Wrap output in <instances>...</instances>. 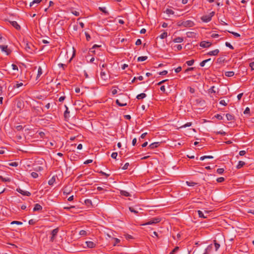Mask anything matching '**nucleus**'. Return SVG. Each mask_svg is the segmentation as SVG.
<instances>
[{
    "mask_svg": "<svg viewBox=\"0 0 254 254\" xmlns=\"http://www.w3.org/2000/svg\"><path fill=\"white\" fill-rule=\"evenodd\" d=\"M179 27H191L194 25V22L191 20L179 21L177 22Z\"/></svg>",
    "mask_w": 254,
    "mask_h": 254,
    "instance_id": "nucleus-1",
    "label": "nucleus"
},
{
    "mask_svg": "<svg viewBox=\"0 0 254 254\" xmlns=\"http://www.w3.org/2000/svg\"><path fill=\"white\" fill-rule=\"evenodd\" d=\"M121 95H123V96L121 98L122 102H120V101L119 99H117L116 101V103L120 107H124L127 105V100L129 99V97H127V96L125 94H121Z\"/></svg>",
    "mask_w": 254,
    "mask_h": 254,
    "instance_id": "nucleus-2",
    "label": "nucleus"
},
{
    "mask_svg": "<svg viewBox=\"0 0 254 254\" xmlns=\"http://www.w3.org/2000/svg\"><path fill=\"white\" fill-rule=\"evenodd\" d=\"M215 14V12L212 11L210 12L208 15H203L201 17V20L204 22H208L211 21L212 16Z\"/></svg>",
    "mask_w": 254,
    "mask_h": 254,
    "instance_id": "nucleus-3",
    "label": "nucleus"
},
{
    "mask_svg": "<svg viewBox=\"0 0 254 254\" xmlns=\"http://www.w3.org/2000/svg\"><path fill=\"white\" fill-rule=\"evenodd\" d=\"M161 221V218L159 217H155L153 218L148 221L147 222L142 224V225H152L154 224L158 223Z\"/></svg>",
    "mask_w": 254,
    "mask_h": 254,
    "instance_id": "nucleus-4",
    "label": "nucleus"
},
{
    "mask_svg": "<svg viewBox=\"0 0 254 254\" xmlns=\"http://www.w3.org/2000/svg\"><path fill=\"white\" fill-rule=\"evenodd\" d=\"M59 232V228L58 227L56 228V229H55L53 231H52V232L51 233V234L52 236L50 238V242H53L54 241L56 238L57 237V234Z\"/></svg>",
    "mask_w": 254,
    "mask_h": 254,
    "instance_id": "nucleus-5",
    "label": "nucleus"
},
{
    "mask_svg": "<svg viewBox=\"0 0 254 254\" xmlns=\"http://www.w3.org/2000/svg\"><path fill=\"white\" fill-rule=\"evenodd\" d=\"M25 45V50L29 53H32L33 51V48H34V46L31 43H24Z\"/></svg>",
    "mask_w": 254,
    "mask_h": 254,
    "instance_id": "nucleus-6",
    "label": "nucleus"
},
{
    "mask_svg": "<svg viewBox=\"0 0 254 254\" xmlns=\"http://www.w3.org/2000/svg\"><path fill=\"white\" fill-rule=\"evenodd\" d=\"M199 46L203 48H207L212 46V43L208 41H203L200 43Z\"/></svg>",
    "mask_w": 254,
    "mask_h": 254,
    "instance_id": "nucleus-7",
    "label": "nucleus"
},
{
    "mask_svg": "<svg viewBox=\"0 0 254 254\" xmlns=\"http://www.w3.org/2000/svg\"><path fill=\"white\" fill-rule=\"evenodd\" d=\"M0 49L5 52L7 55H9L11 52V51L8 49L7 45H0Z\"/></svg>",
    "mask_w": 254,
    "mask_h": 254,
    "instance_id": "nucleus-8",
    "label": "nucleus"
},
{
    "mask_svg": "<svg viewBox=\"0 0 254 254\" xmlns=\"http://www.w3.org/2000/svg\"><path fill=\"white\" fill-rule=\"evenodd\" d=\"M16 190L20 194H22L23 195L29 196L31 195V192H30L29 191L23 190L20 188H17Z\"/></svg>",
    "mask_w": 254,
    "mask_h": 254,
    "instance_id": "nucleus-9",
    "label": "nucleus"
},
{
    "mask_svg": "<svg viewBox=\"0 0 254 254\" xmlns=\"http://www.w3.org/2000/svg\"><path fill=\"white\" fill-rule=\"evenodd\" d=\"M11 25L14 27L16 30H20L21 29V26L18 24L15 21H8Z\"/></svg>",
    "mask_w": 254,
    "mask_h": 254,
    "instance_id": "nucleus-10",
    "label": "nucleus"
},
{
    "mask_svg": "<svg viewBox=\"0 0 254 254\" xmlns=\"http://www.w3.org/2000/svg\"><path fill=\"white\" fill-rule=\"evenodd\" d=\"M85 244L88 248H94L96 246V244L92 241H86Z\"/></svg>",
    "mask_w": 254,
    "mask_h": 254,
    "instance_id": "nucleus-11",
    "label": "nucleus"
},
{
    "mask_svg": "<svg viewBox=\"0 0 254 254\" xmlns=\"http://www.w3.org/2000/svg\"><path fill=\"white\" fill-rule=\"evenodd\" d=\"M219 53V50L218 49H215L208 52L206 55L207 56H217Z\"/></svg>",
    "mask_w": 254,
    "mask_h": 254,
    "instance_id": "nucleus-12",
    "label": "nucleus"
},
{
    "mask_svg": "<svg viewBox=\"0 0 254 254\" xmlns=\"http://www.w3.org/2000/svg\"><path fill=\"white\" fill-rule=\"evenodd\" d=\"M160 145V142H153L151 144H150L148 147L150 148V149H154L155 148H157Z\"/></svg>",
    "mask_w": 254,
    "mask_h": 254,
    "instance_id": "nucleus-13",
    "label": "nucleus"
},
{
    "mask_svg": "<svg viewBox=\"0 0 254 254\" xmlns=\"http://www.w3.org/2000/svg\"><path fill=\"white\" fill-rule=\"evenodd\" d=\"M101 77L102 79L106 81L108 79V75L105 73V71H103L102 70L100 73Z\"/></svg>",
    "mask_w": 254,
    "mask_h": 254,
    "instance_id": "nucleus-14",
    "label": "nucleus"
},
{
    "mask_svg": "<svg viewBox=\"0 0 254 254\" xmlns=\"http://www.w3.org/2000/svg\"><path fill=\"white\" fill-rule=\"evenodd\" d=\"M42 209V206L38 203H36V204H35L34 207L33 208V211H37L41 210Z\"/></svg>",
    "mask_w": 254,
    "mask_h": 254,
    "instance_id": "nucleus-15",
    "label": "nucleus"
},
{
    "mask_svg": "<svg viewBox=\"0 0 254 254\" xmlns=\"http://www.w3.org/2000/svg\"><path fill=\"white\" fill-rule=\"evenodd\" d=\"M84 203L88 207H90L92 205V201L89 199H85L84 200Z\"/></svg>",
    "mask_w": 254,
    "mask_h": 254,
    "instance_id": "nucleus-16",
    "label": "nucleus"
},
{
    "mask_svg": "<svg viewBox=\"0 0 254 254\" xmlns=\"http://www.w3.org/2000/svg\"><path fill=\"white\" fill-rule=\"evenodd\" d=\"M245 164H246V163L245 162L242 161H240L238 162V164L236 166V168L238 169H241V168L243 167L245 165Z\"/></svg>",
    "mask_w": 254,
    "mask_h": 254,
    "instance_id": "nucleus-17",
    "label": "nucleus"
},
{
    "mask_svg": "<svg viewBox=\"0 0 254 254\" xmlns=\"http://www.w3.org/2000/svg\"><path fill=\"white\" fill-rule=\"evenodd\" d=\"M120 194L122 195H124V196H125L127 197L130 196L131 195L126 190H120Z\"/></svg>",
    "mask_w": 254,
    "mask_h": 254,
    "instance_id": "nucleus-18",
    "label": "nucleus"
},
{
    "mask_svg": "<svg viewBox=\"0 0 254 254\" xmlns=\"http://www.w3.org/2000/svg\"><path fill=\"white\" fill-rule=\"evenodd\" d=\"M77 158V155L74 152H73L70 156V159L72 161L76 160Z\"/></svg>",
    "mask_w": 254,
    "mask_h": 254,
    "instance_id": "nucleus-19",
    "label": "nucleus"
},
{
    "mask_svg": "<svg viewBox=\"0 0 254 254\" xmlns=\"http://www.w3.org/2000/svg\"><path fill=\"white\" fill-rule=\"evenodd\" d=\"M184 41V38L181 37H178L173 40L175 43H182Z\"/></svg>",
    "mask_w": 254,
    "mask_h": 254,
    "instance_id": "nucleus-20",
    "label": "nucleus"
},
{
    "mask_svg": "<svg viewBox=\"0 0 254 254\" xmlns=\"http://www.w3.org/2000/svg\"><path fill=\"white\" fill-rule=\"evenodd\" d=\"M99 9L103 12L105 14L108 15L109 14V13L108 11L106 10V8L105 7H99Z\"/></svg>",
    "mask_w": 254,
    "mask_h": 254,
    "instance_id": "nucleus-21",
    "label": "nucleus"
},
{
    "mask_svg": "<svg viewBox=\"0 0 254 254\" xmlns=\"http://www.w3.org/2000/svg\"><path fill=\"white\" fill-rule=\"evenodd\" d=\"M146 97V94L144 93H140L136 96V98L138 100L142 99Z\"/></svg>",
    "mask_w": 254,
    "mask_h": 254,
    "instance_id": "nucleus-22",
    "label": "nucleus"
},
{
    "mask_svg": "<svg viewBox=\"0 0 254 254\" xmlns=\"http://www.w3.org/2000/svg\"><path fill=\"white\" fill-rule=\"evenodd\" d=\"M195 101L197 104L203 105L205 103V101L201 98L197 99Z\"/></svg>",
    "mask_w": 254,
    "mask_h": 254,
    "instance_id": "nucleus-23",
    "label": "nucleus"
},
{
    "mask_svg": "<svg viewBox=\"0 0 254 254\" xmlns=\"http://www.w3.org/2000/svg\"><path fill=\"white\" fill-rule=\"evenodd\" d=\"M226 117L228 121H232L234 119V116L230 114H226Z\"/></svg>",
    "mask_w": 254,
    "mask_h": 254,
    "instance_id": "nucleus-24",
    "label": "nucleus"
},
{
    "mask_svg": "<svg viewBox=\"0 0 254 254\" xmlns=\"http://www.w3.org/2000/svg\"><path fill=\"white\" fill-rule=\"evenodd\" d=\"M56 181V177L55 176H53L49 181H48V184L50 186H52L53 185V184L55 183Z\"/></svg>",
    "mask_w": 254,
    "mask_h": 254,
    "instance_id": "nucleus-25",
    "label": "nucleus"
},
{
    "mask_svg": "<svg viewBox=\"0 0 254 254\" xmlns=\"http://www.w3.org/2000/svg\"><path fill=\"white\" fill-rule=\"evenodd\" d=\"M225 75L227 77H232L234 75V72L232 71H226L225 73Z\"/></svg>",
    "mask_w": 254,
    "mask_h": 254,
    "instance_id": "nucleus-26",
    "label": "nucleus"
},
{
    "mask_svg": "<svg viewBox=\"0 0 254 254\" xmlns=\"http://www.w3.org/2000/svg\"><path fill=\"white\" fill-rule=\"evenodd\" d=\"M147 58H148V57L147 56L139 57L137 58V61L138 62H143V61L146 60L147 59Z\"/></svg>",
    "mask_w": 254,
    "mask_h": 254,
    "instance_id": "nucleus-27",
    "label": "nucleus"
},
{
    "mask_svg": "<svg viewBox=\"0 0 254 254\" xmlns=\"http://www.w3.org/2000/svg\"><path fill=\"white\" fill-rule=\"evenodd\" d=\"M42 1V0H34L32 2H30V6L31 7L34 4H38L40 3Z\"/></svg>",
    "mask_w": 254,
    "mask_h": 254,
    "instance_id": "nucleus-28",
    "label": "nucleus"
},
{
    "mask_svg": "<svg viewBox=\"0 0 254 254\" xmlns=\"http://www.w3.org/2000/svg\"><path fill=\"white\" fill-rule=\"evenodd\" d=\"M213 242H214V245L215 251H217L219 249V248H220V244L219 243H218L217 242V241L216 240H214Z\"/></svg>",
    "mask_w": 254,
    "mask_h": 254,
    "instance_id": "nucleus-29",
    "label": "nucleus"
},
{
    "mask_svg": "<svg viewBox=\"0 0 254 254\" xmlns=\"http://www.w3.org/2000/svg\"><path fill=\"white\" fill-rule=\"evenodd\" d=\"M212 158H213V156H211V155H207V156H201L200 158V160H204L205 159H212Z\"/></svg>",
    "mask_w": 254,
    "mask_h": 254,
    "instance_id": "nucleus-30",
    "label": "nucleus"
},
{
    "mask_svg": "<svg viewBox=\"0 0 254 254\" xmlns=\"http://www.w3.org/2000/svg\"><path fill=\"white\" fill-rule=\"evenodd\" d=\"M42 74V69L41 66H39L38 69V74L37 75V78H38Z\"/></svg>",
    "mask_w": 254,
    "mask_h": 254,
    "instance_id": "nucleus-31",
    "label": "nucleus"
},
{
    "mask_svg": "<svg viewBox=\"0 0 254 254\" xmlns=\"http://www.w3.org/2000/svg\"><path fill=\"white\" fill-rule=\"evenodd\" d=\"M0 180H1L2 182H9L10 181V179L9 178H3L1 176H0Z\"/></svg>",
    "mask_w": 254,
    "mask_h": 254,
    "instance_id": "nucleus-32",
    "label": "nucleus"
},
{
    "mask_svg": "<svg viewBox=\"0 0 254 254\" xmlns=\"http://www.w3.org/2000/svg\"><path fill=\"white\" fill-rule=\"evenodd\" d=\"M165 12L168 14H174V11L172 9H169V8H167L165 10Z\"/></svg>",
    "mask_w": 254,
    "mask_h": 254,
    "instance_id": "nucleus-33",
    "label": "nucleus"
},
{
    "mask_svg": "<svg viewBox=\"0 0 254 254\" xmlns=\"http://www.w3.org/2000/svg\"><path fill=\"white\" fill-rule=\"evenodd\" d=\"M70 12L75 16H78L79 15V12L77 11L73 10L72 8H70Z\"/></svg>",
    "mask_w": 254,
    "mask_h": 254,
    "instance_id": "nucleus-34",
    "label": "nucleus"
},
{
    "mask_svg": "<svg viewBox=\"0 0 254 254\" xmlns=\"http://www.w3.org/2000/svg\"><path fill=\"white\" fill-rule=\"evenodd\" d=\"M64 107L66 108V110L64 111V116L65 118H66L67 116V115H69V111H68V109L67 107L66 106V105H64Z\"/></svg>",
    "mask_w": 254,
    "mask_h": 254,
    "instance_id": "nucleus-35",
    "label": "nucleus"
},
{
    "mask_svg": "<svg viewBox=\"0 0 254 254\" xmlns=\"http://www.w3.org/2000/svg\"><path fill=\"white\" fill-rule=\"evenodd\" d=\"M225 61L224 57H219L217 59V63L221 64Z\"/></svg>",
    "mask_w": 254,
    "mask_h": 254,
    "instance_id": "nucleus-36",
    "label": "nucleus"
},
{
    "mask_svg": "<svg viewBox=\"0 0 254 254\" xmlns=\"http://www.w3.org/2000/svg\"><path fill=\"white\" fill-rule=\"evenodd\" d=\"M215 87L214 86L211 87L210 89H208V91L209 94L211 93H215L216 91L214 90Z\"/></svg>",
    "mask_w": 254,
    "mask_h": 254,
    "instance_id": "nucleus-37",
    "label": "nucleus"
},
{
    "mask_svg": "<svg viewBox=\"0 0 254 254\" xmlns=\"http://www.w3.org/2000/svg\"><path fill=\"white\" fill-rule=\"evenodd\" d=\"M186 184L188 186H190V187H193L196 185V183H194L193 182H189V181H187Z\"/></svg>",
    "mask_w": 254,
    "mask_h": 254,
    "instance_id": "nucleus-38",
    "label": "nucleus"
},
{
    "mask_svg": "<svg viewBox=\"0 0 254 254\" xmlns=\"http://www.w3.org/2000/svg\"><path fill=\"white\" fill-rule=\"evenodd\" d=\"M79 234L81 236H85L87 235V231L83 230L80 231Z\"/></svg>",
    "mask_w": 254,
    "mask_h": 254,
    "instance_id": "nucleus-39",
    "label": "nucleus"
},
{
    "mask_svg": "<svg viewBox=\"0 0 254 254\" xmlns=\"http://www.w3.org/2000/svg\"><path fill=\"white\" fill-rule=\"evenodd\" d=\"M197 213H198V216L199 217L203 218H206V217L204 215L203 213L201 211L198 210Z\"/></svg>",
    "mask_w": 254,
    "mask_h": 254,
    "instance_id": "nucleus-40",
    "label": "nucleus"
},
{
    "mask_svg": "<svg viewBox=\"0 0 254 254\" xmlns=\"http://www.w3.org/2000/svg\"><path fill=\"white\" fill-rule=\"evenodd\" d=\"M167 37V32H164L160 35V37L161 39H163Z\"/></svg>",
    "mask_w": 254,
    "mask_h": 254,
    "instance_id": "nucleus-41",
    "label": "nucleus"
},
{
    "mask_svg": "<svg viewBox=\"0 0 254 254\" xmlns=\"http://www.w3.org/2000/svg\"><path fill=\"white\" fill-rule=\"evenodd\" d=\"M194 63V60H190V61H188L186 62V64L188 65V66H191Z\"/></svg>",
    "mask_w": 254,
    "mask_h": 254,
    "instance_id": "nucleus-42",
    "label": "nucleus"
},
{
    "mask_svg": "<svg viewBox=\"0 0 254 254\" xmlns=\"http://www.w3.org/2000/svg\"><path fill=\"white\" fill-rule=\"evenodd\" d=\"M179 250V247L177 246L169 254H174Z\"/></svg>",
    "mask_w": 254,
    "mask_h": 254,
    "instance_id": "nucleus-43",
    "label": "nucleus"
},
{
    "mask_svg": "<svg viewBox=\"0 0 254 254\" xmlns=\"http://www.w3.org/2000/svg\"><path fill=\"white\" fill-rule=\"evenodd\" d=\"M244 114L246 115L248 114L250 116V109L249 107H247L244 112Z\"/></svg>",
    "mask_w": 254,
    "mask_h": 254,
    "instance_id": "nucleus-44",
    "label": "nucleus"
},
{
    "mask_svg": "<svg viewBox=\"0 0 254 254\" xmlns=\"http://www.w3.org/2000/svg\"><path fill=\"white\" fill-rule=\"evenodd\" d=\"M225 46L232 50H233L234 49V47L228 42H226L225 43Z\"/></svg>",
    "mask_w": 254,
    "mask_h": 254,
    "instance_id": "nucleus-45",
    "label": "nucleus"
},
{
    "mask_svg": "<svg viewBox=\"0 0 254 254\" xmlns=\"http://www.w3.org/2000/svg\"><path fill=\"white\" fill-rule=\"evenodd\" d=\"M10 224L11 225H13V224L22 225V222H20V221H12L11 222Z\"/></svg>",
    "mask_w": 254,
    "mask_h": 254,
    "instance_id": "nucleus-46",
    "label": "nucleus"
},
{
    "mask_svg": "<svg viewBox=\"0 0 254 254\" xmlns=\"http://www.w3.org/2000/svg\"><path fill=\"white\" fill-rule=\"evenodd\" d=\"M174 48H176L177 51H181L182 49V46L181 45H176L174 46Z\"/></svg>",
    "mask_w": 254,
    "mask_h": 254,
    "instance_id": "nucleus-47",
    "label": "nucleus"
},
{
    "mask_svg": "<svg viewBox=\"0 0 254 254\" xmlns=\"http://www.w3.org/2000/svg\"><path fill=\"white\" fill-rule=\"evenodd\" d=\"M224 181H225V179L223 177H219L216 179V181L218 183H222V182H223Z\"/></svg>",
    "mask_w": 254,
    "mask_h": 254,
    "instance_id": "nucleus-48",
    "label": "nucleus"
},
{
    "mask_svg": "<svg viewBox=\"0 0 254 254\" xmlns=\"http://www.w3.org/2000/svg\"><path fill=\"white\" fill-rule=\"evenodd\" d=\"M191 126V123L189 122L180 127V128L189 127Z\"/></svg>",
    "mask_w": 254,
    "mask_h": 254,
    "instance_id": "nucleus-49",
    "label": "nucleus"
},
{
    "mask_svg": "<svg viewBox=\"0 0 254 254\" xmlns=\"http://www.w3.org/2000/svg\"><path fill=\"white\" fill-rule=\"evenodd\" d=\"M224 172V169L223 168H219L217 170V173L219 174H222Z\"/></svg>",
    "mask_w": 254,
    "mask_h": 254,
    "instance_id": "nucleus-50",
    "label": "nucleus"
},
{
    "mask_svg": "<svg viewBox=\"0 0 254 254\" xmlns=\"http://www.w3.org/2000/svg\"><path fill=\"white\" fill-rule=\"evenodd\" d=\"M229 32L230 33L233 34L236 37H240V34H239L238 33H236V32H231V31H229Z\"/></svg>",
    "mask_w": 254,
    "mask_h": 254,
    "instance_id": "nucleus-51",
    "label": "nucleus"
},
{
    "mask_svg": "<svg viewBox=\"0 0 254 254\" xmlns=\"http://www.w3.org/2000/svg\"><path fill=\"white\" fill-rule=\"evenodd\" d=\"M22 85H23V83H17L16 84H15L13 86V88H19V87L22 86Z\"/></svg>",
    "mask_w": 254,
    "mask_h": 254,
    "instance_id": "nucleus-52",
    "label": "nucleus"
},
{
    "mask_svg": "<svg viewBox=\"0 0 254 254\" xmlns=\"http://www.w3.org/2000/svg\"><path fill=\"white\" fill-rule=\"evenodd\" d=\"M18 163L16 162H13L9 163V165L12 167H17L18 166Z\"/></svg>",
    "mask_w": 254,
    "mask_h": 254,
    "instance_id": "nucleus-53",
    "label": "nucleus"
},
{
    "mask_svg": "<svg viewBox=\"0 0 254 254\" xmlns=\"http://www.w3.org/2000/svg\"><path fill=\"white\" fill-rule=\"evenodd\" d=\"M31 175L33 178H37L38 177V174L34 172L31 173Z\"/></svg>",
    "mask_w": 254,
    "mask_h": 254,
    "instance_id": "nucleus-54",
    "label": "nucleus"
},
{
    "mask_svg": "<svg viewBox=\"0 0 254 254\" xmlns=\"http://www.w3.org/2000/svg\"><path fill=\"white\" fill-rule=\"evenodd\" d=\"M85 35L86 39L87 41H89L91 39L90 35L87 32H85Z\"/></svg>",
    "mask_w": 254,
    "mask_h": 254,
    "instance_id": "nucleus-55",
    "label": "nucleus"
},
{
    "mask_svg": "<svg viewBox=\"0 0 254 254\" xmlns=\"http://www.w3.org/2000/svg\"><path fill=\"white\" fill-rule=\"evenodd\" d=\"M216 134H221L223 135H225L226 134V133L224 131H216L215 132Z\"/></svg>",
    "mask_w": 254,
    "mask_h": 254,
    "instance_id": "nucleus-56",
    "label": "nucleus"
},
{
    "mask_svg": "<svg viewBox=\"0 0 254 254\" xmlns=\"http://www.w3.org/2000/svg\"><path fill=\"white\" fill-rule=\"evenodd\" d=\"M117 156H118L117 152H113L111 154V157L113 159H116Z\"/></svg>",
    "mask_w": 254,
    "mask_h": 254,
    "instance_id": "nucleus-57",
    "label": "nucleus"
},
{
    "mask_svg": "<svg viewBox=\"0 0 254 254\" xmlns=\"http://www.w3.org/2000/svg\"><path fill=\"white\" fill-rule=\"evenodd\" d=\"M129 210L130 212H133L135 214L137 213H138V211L135 210L133 207H129Z\"/></svg>",
    "mask_w": 254,
    "mask_h": 254,
    "instance_id": "nucleus-58",
    "label": "nucleus"
},
{
    "mask_svg": "<svg viewBox=\"0 0 254 254\" xmlns=\"http://www.w3.org/2000/svg\"><path fill=\"white\" fill-rule=\"evenodd\" d=\"M219 103L225 106L227 105V103L224 100H222L220 101Z\"/></svg>",
    "mask_w": 254,
    "mask_h": 254,
    "instance_id": "nucleus-59",
    "label": "nucleus"
},
{
    "mask_svg": "<svg viewBox=\"0 0 254 254\" xmlns=\"http://www.w3.org/2000/svg\"><path fill=\"white\" fill-rule=\"evenodd\" d=\"M212 248V244H210L207 247V248L205 249V251H208L209 253L211 250Z\"/></svg>",
    "mask_w": 254,
    "mask_h": 254,
    "instance_id": "nucleus-60",
    "label": "nucleus"
},
{
    "mask_svg": "<svg viewBox=\"0 0 254 254\" xmlns=\"http://www.w3.org/2000/svg\"><path fill=\"white\" fill-rule=\"evenodd\" d=\"M146 134H147V133H146V132L142 133V134L141 135V136H140V138H139V140L140 141H141V139H143V138L146 136Z\"/></svg>",
    "mask_w": 254,
    "mask_h": 254,
    "instance_id": "nucleus-61",
    "label": "nucleus"
},
{
    "mask_svg": "<svg viewBox=\"0 0 254 254\" xmlns=\"http://www.w3.org/2000/svg\"><path fill=\"white\" fill-rule=\"evenodd\" d=\"M129 164L128 163H126L124 166L122 167L123 170H127L128 168V167L129 166Z\"/></svg>",
    "mask_w": 254,
    "mask_h": 254,
    "instance_id": "nucleus-62",
    "label": "nucleus"
},
{
    "mask_svg": "<svg viewBox=\"0 0 254 254\" xmlns=\"http://www.w3.org/2000/svg\"><path fill=\"white\" fill-rule=\"evenodd\" d=\"M207 63V61L203 60L200 63L199 65L201 67H203L205 65V64Z\"/></svg>",
    "mask_w": 254,
    "mask_h": 254,
    "instance_id": "nucleus-63",
    "label": "nucleus"
},
{
    "mask_svg": "<svg viewBox=\"0 0 254 254\" xmlns=\"http://www.w3.org/2000/svg\"><path fill=\"white\" fill-rule=\"evenodd\" d=\"M23 128V127H22V126L21 125H18L16 127V129L18 130V131H20V130H22Z\"/></svg>",
    "mask_w": 254,
    "mask_h": 254,
    "instance_id": "nucleus-64",
    "label": "nucleus"
}]
</instances>
